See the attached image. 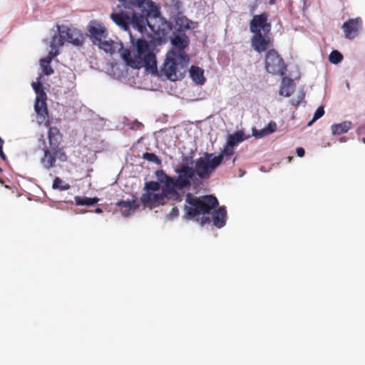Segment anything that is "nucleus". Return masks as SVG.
<instances>
[{"mask_svg": "<svg viewBox=\"0 0 365 365\" xmlns=\"http://www.w3.org/2000/svg\"><path fill=\"white\" fill-rule=\"evenodd\" d=\"M266 71L273 75L282 76L286 71L283 59L274 49L269 50L265 58Z\"/></svg>", "mask_w": 365, "mask_h": 365, "instance_id": "10", "label": "nucleus"}, {"mask_svg": "<svg viewBox=\"0 0 365 365\" xmlns=\"http://www.w3.org/2000/svg\"><path fill=\"white\" fill-rule=\"evenodd\" d=\"M362 141L365 143V138H363Z\"/></svg>", "mask_w": 365, "mask_h": 365, "instance_id": "48", "label": "nucleus"}, {"mask_svg": "<svg viewBox=\"0 0 365 365\" xmlns=\"http://www.w3.org/2000/svg\"><path fill=\"white\" fill-rule=\"evenodd\" d=\"M188 63V57H183L181 54H175L174 50H170L167 53L165 60L160 68L161 75H164L171 81H175L179 68L186 67Z\"/></svg>", "mask_w": 365, "mask_h": 365, "instance_id": "7", "label": "nucleus"}, {"mask_svg": "<svg viewBox=\"0 0 365 365\" xmlns=\"http://www.w3.org/2000/svg\"><path fill=\"white\" fill-rule=\"evenodd\" d=\"M56 39H52L50 45L51 51H49L47 57L42 58L40 61L42 73L47 76L53 73V70L51 66V62L52 59L58 54V50L56 48Z\"/></svg>", "mask_w": 365, "mask_h": 365, "instance_id": "17", "label": "nucleus"}, {"mask_svg": "<svg viewBox=\"0 0 365 365\" xmlns=\"http://www.w3.org/2000/svg\"><path fill=\"white\" fill-rule=\"evenodd\" d=\"M175 24L179 28L178 31L184 32L185 30H187L191 28L192 21L185 16H179L175 19Z\"/></svg>", "mask_w": 365, "mask_h": 365, "instance_id": "27", "label": "nucleus"}, {"mask_svg": "<svg viewBox=\"0 0 365 365\" xmlns=\"http://www.w3.org/2000/svg\"><path fill=\"white\" fill-rule=\"evenodd\" d=\"M241 176H243L245 175V173L240 172Z\"/></svg>", "mask_w": 365, "mask_h": 365, "instance_id": "47", "label": "nucleus"}, {"mask_svg": "<svg viewBox=\"0 0 365 365\" xmlns=\"http://www.w3.org/2000/svg\"><path fill=\"white\" fill-rule=\"evenodd\" d=\"M210 220L208 217H206V218H203L202 219V223H205L206 222H208Z\"/></svg>", "mask_w": 365, "mask_h": 365, "instance_id": "41", "label": "nucleus"}, {"mask_svg": "<svg viewBox=\"0 0 365 365\" xmlns=\"http://www.w3.org/2000/svg\"><path fill=\"white\" fill-rule=\"evenodd\" d=\"M102 212H103V211H102V210H101V208H96V209L95 210V212H96V213H98V214H99V213H101Z\"/></svg>", "mask_w": 365, "mask_h": 365, "instance_id": "40", "label": "nucleus"}, {"mask_svg": "<svg viewBox=\"0 0 365 365\" xmlns=\"http://www.w3.org/2000/svg\"><path fill=\"white\" fill-rule=\"evenodd\" d=\"M352 127L351 121H344L341 123L333 124L331 127L334 135H339L348 132Z\"/></svg>", "mask_w": 365, "mask_h": 365, "instance_id": "26", "label": "nucleus"}, {"mask_svg": "<svg viewBox=\"0 0 365 365\" xmlns=\"http://www.w3.org/2000/svg\"><path fill=\"white\" fill-rule=\"evenodd\" d=\"M221 158L216 157L215 153H205L195 160V168L187 164L181 163L185 168L187 175L185 182L186 190H189L192 185V181L197 175L200 179H207L210 177L216 168L221 164Z\"/></svg>", "mask_w": 365, "mask_h": 365, "instance_id": "3", "label": "nucleus"}, {"mask_svg": "<svg viewBox=\"0 0 365 365\" xmlns=\"http://www.w3.org/2000/svg\"><path fill=\"white\" fill-rule=\"evenodd\" d=\"M143 127V125L137 120L132 123L130 125V129L132 130H141Z\"/></svg>", "mask_w": 365, "mask_h": 365, "instance_id": "36", "label": "nucleus"}, {"mask_svg": "<svg viewBox=\"0 0 365 365\" xmlns=\"http://www.w3.org/2000/svg\"><path fill=\"white\" fill-rule=\"evenodd\" d=\"M116 205L120 208L122 215L125 217L133 215L138 207L136 198L132 199L131 200L119 201L116 203Z\"/></svg>", "mask_w": 365, "mask_h": 365, "instance_id": "19", "label": "nucleus"}, {"mask_svg": "<svg viewBox=\"0 0 365 365\" xmlns=\"http://www.w3.org/2000/svg\"><path fill=\"white\" fill-rule=\"evenodd\" d=\"M43 151V155L40 160V163L46 170H50L54 168L57 160L61 162L67 160V156L63 150L51 149L45 145Z\"/></svg>", "mask_w": 365, "mask_h": 365, "instance_id": "11", "label": "nucleus"}, {"mask_svg": "<svg viewBox=\"0 0 365 365\" xmlns=\"http://www.w3.org/2000/svg\"><path fill=\"white\" fill-rule=\"evenodd\" d=\"M190 75L197 85H203L205 83L204 71L200 67L192 66L190 70Z\"/></svg>", "mask_w": 365, "mask_h": 365, "instance_id": "24", "label": "nucleus"}, {"mask_svg": "<svg viewBox=\"0 0 365 365\" xmlns=\"http://www.w3.org/2000/svg\"><path fill=\"white\" fill-rule=\"evenodd\" d=\"M110 19L113 22L124 31H128L131 22L130 12L120 11L112 13Z\"/></svg>", "mask_w": 365, "mask_h": 365, "instance_id": "18", "label": "nucleus"}, {"mask_svg": "<svg viewBox=\"0 0 365 365\" xmlns=\"http://www.w3.org/2000/svg\"><path fill=\"white\" fill-rule=\"evenodd\" d=\"M213 224L218 228L225 225L227 220V210L225 207H220L212 212Z\"/></svg>", "mask_w": 365, "mask_h": 365, "instance_id": "21", "label": "nucleus"}, {"mask_svg": "<svg viewBox=\"0 0 365 365\" xmlns=\"http://www.w3.org/2000/svg\"><path fill=\"white\" fill-rule=\"evenodd\" d=\"M99 201L97 197H76L75 202L77 205H87L91 206L96 204Z\"/></svg>", "mask_w": 365, "mask_h": 365, "instance_id": "28", "label": "nucleus"}, {"mask_svg": "<svg viewBox=\"0 0 365 365\" xmlns=\"http://www.w3.org/2000/svg\"><path fill=\"white\" fill-rule=\"evenodd\" d=\"M179 215V210L177 207H173L171 212L167 215V219L173 220L174 218L178 217Z\"/></svg>", "mask_w": 365, "mask_h": 365, "instance_id": "35", "label": "nucleus"}, {"mask_svg": "<svg viewBox=\"0 0 365 365\" xmlns=\"http://www.w3.org/2000/svg\"><path fill=\"white\" fill-rule=\"evenodd\" d=\"M305 93L303 91L299 92L297 99H292L290 103L293 106H298L304 99Z\"/></svg>", "mask_w": 365, "mask_h": 365, "instance_id": "34", "label": "nucleus"}, {"mask_svg": "<svg viewBox=\"0 0 365 365\" xmlns=\"http://www.w3.org/2000/svg\"><path fill=\"white\" fill-rule=\"evenodd\" d=\"M96 45L110 54L118 51L125 63L133 68H145L151 73L158 71L155 47L144 39H138L135 43L132 39V45L128 49H124L121 42L108 41L106 38Z\"/></svg>", "mask_w": 365, "mask_h": 365, "instance_id": "1", "label": "nucleus"}, {"mask_svg": "<svg viewBox=\"0 0 365 365\" xmlns=\"http://www.w3.org/2000/svg\"><path fill=\"white\" fill-rule=\"evenodd\" d=\"M329 61L333 64H338L343 60V56L338 51H332L329 56Z\"/></svg>", "mask_w": 365, "mask_h": 365, "instance_id": "31", "label": "nucleus"}, {"mask_svg": "<svg viewBox=\"0 0 365 365\" xmlns=\"http://www.w3.org/2000/svg\"><path fill=\"white\" fill-rule=\"evenodd\" d=\"M252 48L257 53H262L270 50L273 46V39L270 34H253L250 40Z\"/></svg>", "mask_w": 365, "mask_h": 365, "instance_id": "13", "label": "nucleus"}, {"mask_svg": "<svg viewBox=\"0 0 365 365\" xmlns=\"http://www.w3.org/2000/svg\"><path fill=\"white\" fill-rule=\"evenodd\" d=\"M271 28L267 13L255 15L250 22V30L253 34H270Z\"/></svg>", "mask_w": 365, "mask_h": 365, "instance_id": "12", "label": "nucleus"}, {"mask_svg": "<svg viewBox=\"0 0 365 365\" xmlns=\"http://www.w3.org/2000/svg\"><path fill=\"white\" fill-rule=\"evenodd\" d=\"M241 176H243L245 175V173L240 172Z\"/></svg>", "mask_w": 365, "mask_h": 365, "instance_id": "44", "label": "nucleus"}, {"mask_svg": "<svg viewBox=\"0 0 365 365\" xmlns=\"http://www.w3.org/2000/svg\"><path fill=\"white\" fill-rule=\"evenodd\" d=\"M124 6L133 9L138 7L142 14L130 12V24L140 32L148 26L160 38L164 37L170 29V26L160 16V8L151 0H119Z\"/></svg>", "mask_w": 365, "mask_h": 365, "instance_id": "2", "label": "nucleus"}, {"mask_svg": "<svg viewBox=\"0 0 365 365\" xmlns=\"http://www.w3.org/2000/svg\"><path fill=\"white\" fill-rule=\"evenodd\" d=\"M0 157L1 158L2 160H6V155H5L4 153L3 152V149L0 150Z\"/></svg>", "mask_w": 365, "mask_h": 365, "instance_id": "38", "label": "nucleus"}, {"mask_svg": "<svg viewBox=\"0 0 365 365\" xmlns=\"http://www.w3.org/2000/svg\"><path fill=\"white\" fill-rule=\"evenodd\" d=\"M241 176H243L245 175V173L240 172Z\"/></svg>", "mask_w": 365, "mask_h": 365, "instance_id": "46", "label": "nucleus"}, {"mask_svg": "<svg viewBox=\"0 0 365 365\" xmlns=\"http://www.w3.org/2000/svg\"><path fill=\"white\" fill-rule=\"evenodd\" d=\"M346 86L348 90H350V84L348 81H346Z\"/></svg>", "mask_w": 365, "mask_h": 365, "instance_id": "42", "label": "nucleus"}, {"mask_svg": "<svg viewBox=\"0 0 365 365\" xmlns=\"http://www.w3.org/2000/svg\"><path fill=\"white\" fill-rule=\"evenodd\" d=\"M185 168L182 167V164L178 165L174 172L177 175L175 176L168 175L163 170H157L155 175L160 182L163 184L162 188L166 192L167 195L177 196L178 193L185 195L186 185L185 182L187 171Z\"/></svg>", "mask_w": 365, "mask_h": 365, "instance_id": "6", "label": "nucleus"}, {"mask_svg": "<svg viewBox=\"0 0 365 365\" xmlns=\"http://www.w3.org/2000/svg\"><path fill=\"white\" fill-rule=\"evenodd\" d=\"M250 135H245L242 130H237L235 133L228 135L227 143L229 145L237 147L240 143L248 139Z\"/></svg>", "mask_w": 365, "mask_h": 365, "instance_id": "23", "label": "nucleus"}, {"mask_svg": "<svg viewBox=\"0 0 365 365\" xmlns=\"http://www.w3.org/2000/svg\"><path fill=\"white\" fill-rule=\"evenodd\" d=\"M304 153L303 148H297L296 150V153L299 157H303L304 155Z\"/></svg>", "mask_w": 365, "mask_h": 365, "instance_id": "37", "label": "nucleus"}, {"mask_svg": "<svg viewBox=\"0 0 365 365\" xmlns=\"http://www.w3.org/2000/svg\"><path fill=\"white\" fill-rule=\"evenodd\" d=\"M184 207L185 217L192 220L201 215L208 214L218 205L217 199L212 195H205L197 197L188 192L185 196Z\"/></svg>", "mask_w": 365, "mask_h": 365, "instance_id": "5", "label": "nucleus"}, {"mask_svg": "<svg viewBox=\"0 0 365 365\" xmlns=\"http://www.w3.org/2000/svg\"><path fill=\"white\" fill-rule=\"evenodd\" d=\"M277 125L275 123H269L265 128L261 130H257L252 128V135L256 138H262L266 135H268L276 130Z\"/></svg>", "mask_w": 365, "mask_h": 365, "instance_id": "25", "label": "nucleus"}, {"mask_svg": "<svg viewBox=\"0 0 365 365\" xmlns=\"http://www.w3.org/2000/svg\"><path fill=\"white\" fill-rule=\"evenodd\" d=\"M235 153V147L232 145H229V143L226 142V144L224 147V148L220 151L218 155H216V157H220L221 158V163L222 162L224 158H228L232 156Z\"/></svg>", "mask_w": 365, "mask_h": 365, "instance_id": "29", "label": "nucleus"}, {"mask_svg": "<svg viewBox=\"0 0 365 365\" xmlns=\"http://www.w3.org/2000/svg\"><path fill=\"white\" fill-rule=\"evenodd\" d=\"M241 176H243L245 175V173L240 172Z\"/></svg>", "mask_w": 365, "mask_h": 365, "instance_id": "45", "label": "nucleus"}, {"mask_svg": "<svg viewBox=\"0 0 365 365\" xmlns=\"http://www.w3.org/2000/svg\"><path fill=\"white\" fill-rule=\"evenodd\" d=\"M4 140L0 138V150L3 149Z\"/></svg>", "mask_w": 365, "mask_h": 365, "instance_id": "39", "label": "nucleus"}, {"mask_svg": "<svg viewBox=\"0 0 365 365\" xmlns=\"http://www.w3.org/2000/svg\"><path fill=\"white\" fill-rule=\"evenodd\" d=\"M53 189H58L60 190H66L70 188V185L64 181H63L61 178L58 177H56L53 182Z\"/></svg>", "mask_w": 365, "mask_h": 365, "instance_id": "30", "label": "nucleus"}, {"mask_svg": "<svg viewBox=\"0 0 365 365\" xmlns=\"http://www.w3.org/2000/svg\"><path fill=\"white\" fill-rule=\"evenodd\" d=\"M49 146L48 148L55 150H62L58 147L61 140V135L58 129L56 127L50 128L48 133Z\"/></svg>", "mask_w": 365, "mask_h": 365, "instance_id": "20", "label": "nucleus"}, {"mask_svg": "<svg viewBox=\"0 0 365 365\" xmlns=\"http://www.w3.org/2000/svg\"><path fill=\"white\" fill-rule=\"evenodd\" d=\"M145 193L140 197V200L145 207L150 209L164 205L168 200L181 202L184 195L178 193L177 196L167 195L163 188L160 189V185L158 182L150 181L145 184Z\"/></svg>", "mask_w": 365, "mask_h": 365, "instance_id": "4", "label": "nucleus"}, {"mask_svg": "<svg viewBox=\"0 0 365 365\" xmlns=\"http://www.w3.org/2000/svg\"><path fill=\"white\" fill-rule=\"evenodd\" d=\"M339 141H340V142H341V143H343V142H345L346 140H345V138H341L339 139Z\"/></svg>", "mask_w": 365, "mask_h": 365, "instance_id": "43", "label": "nucleus"}, {"mask_svg": "<svg viewBox=\"0 0 365 365\" xmlns=\"http://www.w3.org/2000/svg\"><path fill=\"white\" fill-rule=\"evenodd\" d=\"M324 108L323 107H319L316 110L312 119L308 123L307 125L308 126L312 125L316 120H317L321 117H322L324 115Z\"/></svg>", "mask_w": 365, "mask_h": 365, "instance_id": "33", "label": "nucleus"}, {"mask_svg": "<svg viewBox=\"0 0 365 365\" xmlns=\"http://www.w3.org/2000/svg\"><path fill=\"white\" fill-rule=\"evenodd\" d=\"M295 86L292 79L284 77L282 80L279 93L280 96L289 97L294 91Z\"/></svg>", "mask_w": 365, "mask_h": 365, "instance_id": "22", "label": "nucleus"}, {"mask_svg": "<svg viewBox=\"0 0 365 365\" xmlns=\"http://www.w3.org/2000/svg\"><path fill=\"white\" fill-rule=\"evenodd\" d=\"M170 43L173 46L171 50H174L175 54H181L183 57H188L185 54V49L188 46L190 40L185 32L182 31L174 32L170 38Z\"/></svg>", "mask_w": 365, "mask_h": 365, "instance_id": "14", "label": "nucleus"}, {"mask_svg": "<svg viewBox=\"0 0 365 365\" xmlns=\"http://www.w3.org/2000/svg\"><path fill=\"white\" fill-rule=\"evenodd\" d=\"M143 158L156 165H160L162 163V161L159 157L153 153H143Z\"/></svg>", "mask_w": 365, "mask_h": 365, "instance_id": "32", "label": "nucleus"}, {"mask_svg": "<svg viewBox=\"0 0 365 365\" xmlns=\"http://www.w3.org/2000/svg\"><path fill=\"white\" fill-rule=\"evenodd\" d=\"M58 32L59 36H55L52 38L56 39V48L57 50L63 45L65 41L75 46H80L84 41L83 34L80 30L75 28H69L63 25L58 26Z\"/></svg>", "mask_w": 365, "mask_h": 365, "instance_id": "8", "label": "nucleus"}, {"mask_svg": "<svg viewBox=\"0 0 365 365\" xmlns=\"http://www.w3.org/2000/svg\"><path fill=\"white\" fill-rule=\"evenodd\" d=\"M41 79V76L40 75L36 78V81L31 83V86L36 94L34 110L38 115L45 119L48 116V109L46 103V94L43 91Z\"/></svg>", "mask_w": 365, "mask_h": 365, "instance_id": "9", "label": "nucleus"}, {"mask_svg": "<svg viewBox=\"0 0 365 365\" xmlns=\"http://www.w3.org/2000/svg\"><path fill=\"white\" fill-rule=\"evenodd\" d=\"M361 26L362 20L359 17L349 19L345 21L341 26L344 37L349 40L354 39L358 35Z\"/></svg>", "mask_w": 365, "mask_h": 365, "instance_id": "15", "label": "nucleus"}, {"mask_svg": "<svg viewBox=\"0 0 365 365\" xmlns=\"http://www.w3.org/2000/svg\"><path fill=\"white\" fill-rule=\"evenodd\" d=\"M91 38L95 45L107 38V31L105 26L97 21H92L88 26Z\"/></svg>", "mask_w": 365, "mask_h": 365, "instance_id": "16", "label": "nucleus"}]
</instances>
